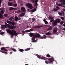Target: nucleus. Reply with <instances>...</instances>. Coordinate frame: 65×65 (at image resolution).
<instances>
[{
    "label": "nucleus",
    "instance_id": "nucleus-8",
    "mask_svg": "<svg viewBox=\"0 0 65 65\" xmlns=\"http://www.w3.org/2000/svg\"><path fill=\"white\" fill-rule=\"evenodd\" d=\"M39 1L38 0H36L35 1V0H33L32 1V2L33 3H34L35 2V6H36L37 5H38V4H37V2Z\"/></svg>",
    "mask_w": 65,
    "mask_h": 65
},
{
    "label": "nucleus",
    "instance_id": "nucleus-54",
    "mask_svg": "<svg viewBox=\"0 0 65 65\" xmlns=\"http://www.w3.org/2000/svg\"><path fill=\"white\" fill-rule=\"evenodd\" d=\"M27 10H28V11H30V9H28Z\"/></svg>",
    "mask_w": 65,
    "mask_h": 65
},
{
    "label": "nucleus",
    "instance_id": "nucleus-60",
    "mask_svg": "<svg viewBox=\"0 0 65 65\" xmlns=\"http://www.w3.org/2000/svg\"><path fill=\"white\" fill-rule=\"evenodd\" d=\"M45 26H46V27H47V25H45Z\"/></svg>",
    "mask_w": 65,
    "mask_h": 65
},
{
    "label": "nucleus",
    "instance_id": "nucleus-11",
    "mask_svg": "<svg viewBox=\"0 0 65 65\" xmlns=\"http://www.w3.org/2000/svg\"><path fill=\"white\" fill-rule=\"evenodd\" d=\"M21 9L22 11L23 12H25V11H26V9H25V8L24 7H22L21 8Z\"/></svg>",
    "mask_w": 65,
    "mask_h": 65
},
{
    "label": "nucleus",
    "instance_id": "nucleus-46",
    "mask_svg": "<svg viewBox=\"0 0 65 65\" xmlns=\"http://www.w3.org/2000/svg\"><path fill=\"white\" fill-rule=\"evenodd\" d=\"M48 23V22H47V21H45V24H47Z\"/></svg>",
    "mask_w": 65,
    "mask_h": 65
},
{
    "label": "nucleus",
    "instance_id": "nucleus-59",
    "mask_svg": "<svg viewBox=\"0 0 65 65\" xmlns=\"http://www.w3.org/2000/svg\"><path fill=\"white\" fill-rule=\"evenodd\" d=\"M63 7H64V8H65V6H63Z\"/></svg>",
    "mask_w": 65,
    "mask_h": 65
},
{
    "label": "nucleus",
    "instance_id": "nucleus-23",
    "mask_svg": "<svg viewBox=\"0 0 65 65\" xmlns=\"http://www.w3.org/2000/svg\"><path fill=\"white\" fill-rule=\"evenodd\" d=\"M0 12H1V13H1L2 14H4V12L3 11V9H2L1 10Z\"/></svg>",
    "mask_w": 65,
    "mask_h": 65
},
{
    "label": "nucleus",
    "instance_id": "nucleus-62",
    "mask_svg": "<svg viewBox=\"0 0 65 65\" xmlns=\"http://www.w3.org/2000/svg\"><path fill=\"white\" fill-rule=\"evenodd\" d=\"M31 0V1H32V2H33V0Z\"/></svg>",
    "mask_w": 65,
    "mask_h": 65
},
{
    "label": "nucleus",
    "instance_id": "nucleus-22",
    "mask_svg": "<svg viewBox=\"0 0 65 65\" xmlns=\"http://www.w3.org/2000/svg\"><path fill=\"white\" fill-rule=\"evenodd\" d=\"M33 35H34V34L30 32L29 33V36L30 37H31L33 36Z\"/></svg>",
    "mask_w": 65,
    "mask_h": 65
},
{
    "label": "nucleus",
    "instance_id": "nucleus-56",
    "mask_svg": "<svg viewBox=\"0 0 65 65\" xmlns=\"http://www.w3.org/2000/svg\"><path fill=\"white\" fill-rule=\"evenodd\" d=\"M63 30H64V31H65V28H63Z\"/></svg>",
    "mask_w": 65,
    "mask_h": 65
},
{
    "label": "nucleus",
    "instance_id": "nucleus-5",
    "mask_svg": "<svg viewBox=\"0 0 65 65\" xmlns=\"http://www.w3.org/2000/svg\"><path fill=\"white\" fill-rule=\"evenodd\" d=\"M35 38H37V36L36 35H33V37L32 38V40L31 41V42H37V40H35Z\"/></svg>",
    "mask_w": 65,
    "mask_h": 65
},
{
    "label": "nucleus",
    "instance_id": "nucleus-57",
    "mask_svg": "<svg viewBox=\"0 0 65 65\" xmlns=\"http://www.w3.org/2000/svg\"><path fill=\"white\" fill-rule=\"evenodd\" d=\"M11 53H12V52H10V54H11Z\"/></svg>",
    "mask_w": 65,
    "mask_h": 65
},
{
    "label": "nucleus",
    "instance_id": "nucleus-63",
    "mask_svg": "<svg viewBox=\"0 0 65 65\" xmlns=\"http://www.w3.org/2000/svg\"><path fill=\"white\" fill-rule=\"evenodd\" d=\"M0 10H1V8H0Z\"/></svg>",
    "mask_w": 65,
    "mask_h": 65
},
{
    "label": "nucleus",
    "instance_id": "nucleus-6",
    "mask_svg": "<svg viewBox=\"0 0 65 65\" xmlns=\"http://www.w3.org/2000/svg\"><path fill=\"white\" fill-rule=\"evenodd\" d=\"M26 5L27 7H29L28 8H29L30 9H32V8H33V7H32V5L30 4H26Z\"/></svg>",
    "mask_w": 65,
    "mask_h": 65
},
{
    "label": "nucleus",
    "instance_id": "nucleus-10",
    "mask_svg": "<svg viewBox=\"0 0 65 65\" xmlns=\"http://www.w3.org/2000/svg\"><path fill=\"white\" fill-rule=\"evenodd\" d=\"M48 28L47 29V31H48L49 30H52L53 29L52 27L51 26H50V25L48 26Z\"/></svg>",
    "mask_w": 65,
    "mask_h": 65
},
{
    "label": "nucleus",
    "instance_id": "nucleus-21",
    "mask_svg": "<svg viewBox=\"0 0 65 65\" xmlns=\"http://www.w3.org/2000/svg\"><path fill=\"white\" fill-rule=\"evenodd\" d=\"M36 11V8H34L33 9L31 10V11L32 12H35V11Z\"/></svg>",
    "mask_w": 65,
    "mask_h": 65
},
{
    "label": "nucleus",
    "instance_id": "nucleus-31",
    "mask_svg": "<svg viewBox=\"0 0 65 65\" xmlns=\"http://www.w3.org/2000/svg\"><path fill=\"white\" fill-rule=\"evenodd\" d=\"M11 24H12V26H14V25H15V23L14 22H11Z\"/></svg>",
    "mask_w": 65,
    "mask_h": 65
},
{
    "label": "nucleus",
    "instance_id": "nucleus-53",
    "mask_svg": "<svg viewBox=\"0 0 65 65\" xmlns=\"http://www.w3.org/2000/svg\"><path fill=\"white\" fill-rule=\"evenodd\" d=\"M63 26L64 27H65V23L63 24Z\"/></svg>",
    "mask_w": 65,
    "mask_h": 65
},
{
    "label": "nucleus",
    "instance_id": "nucleus-42",
    "mask_svg": "<svg viewBox=\"0 0 65 65\" xmlns=\"http://www.w3.org/2000/svg\"><path fill=\"white\" fill-rule=\"evenodd\" d=\"M60 25H63V22H61L60 23Z\"/></svg>",
    "mask_w": 65,
    "mask_h": 65
},
{
    "label": "nucleus",
    "instance_id": "nucleus-33",
    "mask_svg": "<svg viewBox=\"0 0 65 65\" xmlns=\"http://www.w3.org/2000/svg\"><path fill=\"white\" fill-rule=\"evenodd\" d=\"M19 51L20 52H24V50L22 49H19Z\"/></svg>",
    "mask_w": 65,
    "mask_h": 65
},
{
    "label": "nucleus",
    "instance_id": "nucleus-15",
    "mask_svg": "<svg viewBox=\"0 0 65 65\" xmlns=\"http://www.w3.org/2000/svg\"><path fill=\"white\" fill-rule=\"evenodd\" d=\"M60 2H61L63 4V5H65V0H59Z\"/></svg>",
    "mask_w": 65,
    "mask_h": 65
},
{
    "label": "nucleus",
    "instance_id": "nucleus-19",
    "mask_svg": "<svg viewBox=\"0 0 65 65\" xmlns=\"http://www.w3.org/2000/svg\"><path fill=\"white\" fill-rule=\"evenodd\" d=\"M8 4L9 6H12V3H11L9 2L8 3Z\"/></svg>",
    "mask_w": 65,
    "mask_h": 65
},
{
    "label": "nucleus",
    "instance_id": "nucleus-37",
    "mask_svg": "<svg viewBox=\"0 0 65 65\" xmlns=\"http://www.w3.org/2000/svg\"><path fill=\"white\" fill-rule=\"evenodd\" d=\"M46 57H47L48 58H49V57H51L50 55L48 54H47V55H46Z\"/></svg>",
    "mask_w": 65,
    "mask_h": 65
},
{
    "label": "nucleus",
    "instance_id": "nucleus-39",
    "mask_svg": "<svg viewBox=\"0 0 65 65\" xmlns=\"http://www.w3.org/2000/svg\"><path fill=\"white\" fill-rule=\"evenodd\" d=\"M43 27V26L42 25L37 26V28H41V27Z\"/></svg>",
    "mask_w": 65,
    "mask_h": 65
},
{
    "label": "nucleus",
    "instance_id": "nucleus-50",
    "mask_svg": "<svg viewBox=\"0 0 65 65\" xmlns=\"http://www.w3.org/2000/svg\"><path fill=\"white\" fill-rule=\"evenodd\" d=\"M25 32H25V31H22V33H24V34H25Z\"/></svg>",
    "mask_w": 65,
    "mask_h": 65
},
{
    "label": "nucleus",
    "instance_id": "nucleus-7",
    "mask_svg": "<svg viewBox=\"0 0 65 65\" xmlns=\"http://www.w3.org/2000/svg\"><path fill=\"white\" fill-rule=\"evenodd\" d=\"M13 30L14 31H15V30H10V29H8L6 30V31L8 33H9V34H11V33H12L13 32H12V31Z\"/></svg>",
    "mask_w": 65,
    "mask_h": 65
},
{
    "label": "nucleus",
    "instance_id": "nucleus-64",
    "mask_svg": "<svg viewBox=\"0 0 65 65\" xmlns=\"http://www.w3.org/2000/svg\"><path fill=\"white\" fill-rule=\"evenodd\" d=\"M54 1H56V0H54Z\"/></svg>",
    "mask_w": 65,
    "mask_h": 65
},
{
    "label": "nucleus",
    "instance_id": "nucleus-16",
    "mask_svg": "<svg viewBox=\"0 0 65 65\" xmlns=\"http://www.w3.org/2000/svg\"><path fill=\"white\" fill-rule=\"evenodd\" d=\"M55 21H56V22H57V23H60V22H61V20L59 19H56Z\"/></svg>",
    "mask_w": 65,
    "mask_h": 65
},
{
    "label": "nucleus",
    "instance_id": "nucleus-30",
    "mask_svg": "<svg viewBox=\"0 0 65 65\" xmlns=\"http://www.w3.org/2000/svg\"><path fill=\"white\" fill-rule=\"evenodd\" d=\"M32 22H36V19L35 18H32Z\"/></svg>",
    "mask_w": 65,
    "mask_h": 65
},
{
    "label": "nucleus",
    "instance_id": "nucleus-9",
    "mask_svg": "<svg viewBox=\"0 0 65 65\" xmlns=\"http://www.w3.org/2000/svg\"><path fill=\"white\" fill-rule=\"evenodd\" d=\"M54 30H53V33H56L57 32V30H58V28L56 27H55L54 28Z\"/></svg>",
    "mask_w": 65,
    "mask_h": 65
},
{
    "label": "nucleus",
    "instance_id": "nucleus-34",
    "mask_svg": "<svg viewBox=\"0 0 65 65\" xmlns=\"http://www.w3.org/2000/svg\"><path fill=\"white\" fill-rule=\"evenodd\" d=\"M7 22L8 24H11V21H8V20L7 21Z\"/></svg>",
    "mask_w": 65,
    "mask_h": 65
},
{
    "label": "nucleus",
    "instance_id": "nucleus-41",
    "mask_svg": "<svg viewBox=\"0 0 65 65\" xmlns=\"http://www.w3.org/2000/svg\"><path fill=\"white\" fill-rule=\"evenodd\" d=\"M8 15V14H4V16L5 17H7Z\"/></svg>",
    "mask_w": 65,
    "mask_h": 65
},
{
    "label": "nucleus",
    "instance_id": "nucleus-24",
    "mask_svg": "<svg viewBox=\"0 0 65 65\" xmlns=\"http://www.w3.org/2000/svg\"><path fill=\"white\" fill-rule=\"evenodd\" d=\"M13 17H10L9 18V20L11 21H12V20H13Z\"/></svg>",
    "mask_w": 65,
    "mask_h": 65
},
{
    "label": "nucleus",
    "instance_id": "nucleus-14",
    "mask_svg": "<svg viewBox=\"0 0 65 65\" xmlns=\"http://www.w3.org/2000/svg\"><path fill=\"white\" fill-rule=\"evenodd\" d=\"M58 14L59 15H61V16H62V15H64V14H65V13H64V12L63 11H62V13H59Z\"/></svg>",
    "mask_w": 65,
    "mask_h": 65
},
{
    "label": "nucleus",
    "instance_id": "nucleus-2",
    "mask_svg": "<svg viewBox=\"0 0 65 65\" xmlns=\"http://www.w3.org/2000/svg\"><path fill=\"white\" fill-rule=\"evenodd\" d=\"M5 25H1V28L3 30L5 29V28H7L8 27L10 29H13V26L10 25L8 24H7L6 22L5 23Z\"/></svg>",
    "mask_w": 65,
    "mask_h": 65
},
{
    "label": "nucleus",
    "instance_id": "nucleus-32",
    "mask_svg": "<svg viewBox=\"0 0 65 65\" xmlns=\"http://www.w3.org/2000/svg\"><path fill=\"white\" fill-rule=\"evenodd\" d=\"M62 4H63V3H61L58 4L57 3H56V5H57V6H61V5H62Z\"/></svg>",
    "mask_w": 65,
    "mask_h": 65
},
{
    "label": "nucleus",
    "instance_id": "nucleus-4",
    "mask_svg": "<svg viewBox=\"0 0 65 65\" xmlns=\"http://www.w3.org/2000/svg\"><path fill=\"white\" fill-rule=\"evenodd\" d=\"M37 37H38V38H39L40 39H45V38H46V35H43L44 37H41V36H40V35L39 34H37Z\"/></svg>",
    "mask_w": 65,
    "mask_h": 65
},
{
    "label": "nucleus",
    "instance_id": "nucleus-49",
    "mask_svg": "<svg viewBox=\"0 0 65 65\" xmlns=\"http://www.w3.org/2000/svg\"><path fill=\"white\" fill-rule=\"evenodd\" d=\"M56 7L57 9H59V6H57Z\"/></svg>",
    "mask_w": 65,
    "mask_h": 65
},
{
    "label": "nucleus",
    "instance_id": "nucleus-28",
    "mask_svg": "<svg viewBox=\"0 0 65 65\" xmlns=\"http://www.w3.org/2000/svg\"><path fill=\"white\" fill-rule=\"evenodd\" d=\"M3 18V14L0 13V19H2Z\"/></svg>",
    "mask_w": 65,
    "mask_h": 65
},
{
    "label": "nucleus",
    "instance_id": "nucleus-25",
    "mask_svg": "<svg viewBox=\"0 0 65 65\" xmlns=\"http://www.w3.org/2000/svg\"><path fill=\"white\" fill-rule=\"evenodd\" d=\"M0 52H1V53H4V54H6V55H7V52H3V51H2L1 50L0 51Z\"/></svg>",
    "mask_w": 65,
    "mask_h": 65
},
{
    "label": "nucleus",
    "instance_id": "nucleus-26",
    "mask_svg": "<svg viewBox=\"0 0 65 65\" xmlns=\"http://www.w3.org/2000/svg\"><path fill=\"white\" fill-rule=\"evenodd\" d=\"M15 21H18V17L16 16L15 17Z\"/></svg>",
    "mask_w": 65,
    "mask_h": 65
},
{
    "label": "nucleus",
    "instance_id": "nucleus-40",
    "mask_svg": "<svg viewBox=\"0 0 65 65\" xmlns=\"http://www.w3.org/2000/svg\"><path fill=\"white\" fill-rule=\"evenodd\" d=\"M58 9H55L54 10V11L55 12V11H58Z\"/></svg>",
    "mask_w": 65,
    "mask_h": 65
},
{
    "label": "nucleus",
    "instance_id": "nucleus-38",
    "mask_svg": "<svg viewBox=\"0 0 65 65\" xmlns=\"http://www.w3.org/2000/svg\"><path fill=\"white\" fill-rule=\"evenodd\" d=\"M30 50V48H28L25 50V51H29Z\"/></svg>",
    "mask_w": 65,
    "mask_h": 65
},
{
    "label": "nucleus",
    "instance_id": "nucleus-36",
    "mask_svg": "<svg viewBox=\"0 0 65 65\" xmlns=\"http://www.w3.org/2000/svg\"><path fill=\"white\" fill-rule=\"evenodd\" d=\"M11 50H12V51H13L14 52H15L17 51L16 50H15V49H14V48H12L11 49Z\"/></svg>",
    "mask_w": 65,
    "mask_h": 65
},
{
    "label": "nucleus",
    "instance_id": "nucleus-1",
    "mask_svg": "<svg viewBox=\"0 0 65 65\" xmlns=\"http://www.w3.org/2000/svg\"><path fill=\"white\" fill-rule=\"evenodd\" d=\"M36 55L37 56L38 58L39 59H41L43 60H46L45 61V62L46 64H48V63L51 64V63H52L54 61V59L53 58V57H52V58H47L43 56H41V55L39 56L38 55L36 54Z\"/></svg>",
    "mask_w": 65,
    "mask_h": 65
},
{
    "label": "nucleus",
    "instance_id": "nucleus-51",
    "mask_svg": "<svg viewBox=\"0 0 65 65\" xmlns=\"http://www.w3.org/2000/svg\"><path fill=\"white\" fill-rule=\"evenodd\" d=\"M21 20V18H18V20Z\"/></svg>",
    "mask_w": 65,
    "mask_h": 65
},
{
    "label": "nucleus",
    "instance_id": "nucleus-58",
    "mask_svg": "<svg viewBox=\"0 0 65 65\" xmlns=\"http://www.w3.org/2000/svg\"><path fill=\"white\" fill-rule=\"evenodd\" d=\"M14 2H16V1H15V0H14Z\"/></svg>",
    "mask_w": 65,
    "mask_h": 65
},
{
    "label": "nucleus",
    "instance_id": "nucleus-27",
    "mask_svg": "<svg viewBox=\"0 0 65 65\" xmlns=\"http://www.w3.org/2000/svg\"><path fill=\"white\" fill-rule=\"evenodd\" d=\"M15 8L12 7H11L9 9V10H15Z\"/></svg>",
    "mask_w": 65,
    "mask_h": 65
},
{
    "label": "nucleus",
    "instance_id": "nucleus-13",
    "mask_svg": "<svg viewBox=\"0 0 65 65\" xmlns=\"http://www.w3.org/2000/svg\"><path fill=\"white\" fill-rule=\"evenodd\" d=\"M49 20H50V22L51 23H52L54 21V18L53 17H49Z\"/></svg>",
    "mask_w": 65,
    "mask_h": 65
},
{
    "label": "nucleus",
    "instance_id": "nucleus-47",
    "mask_svg": "<svg viewBox=\"0 0 65 65\" xmlns=\"http://www.w3.org/2000/svg\"><path fill=\"white\" fill-rule=\"evenodd\" d=\"M43 20V22H45L46 21V19H44Z\"/></svg>",
    "mask_w": 65,
    "mask_h": 65
},
{
    "label": "nucleus",
    "instance_id": "nucleus-20",
    "mask_svg": "<svg viewBox=\"0 0 65 65\" xmlns=\"http://www.w3.org/2000/svg\"><path fill=\"white\" fill-rule=\"evenodd\" d=\"M1 49V50H3L4 51H6V52H7V51H8L6 50V49L4 47H2Z\"/></svg>",
    "mask_w": 65,
    "mask_h": 65
},
{
    "label": "nucleus",
    "instance_id": "nucleus-45",
    "mask_svg": "<svg viewBox=\"0 0 65 65\" xmlns=\"http://www.w3.org/2000/svg\"><path fill=\"white\" fill-rule=\"evenodd\" d=\"M1 2H2V1L1 0H0V7L1 6Z\"/></svg>",
    "mask_w": 65,
    "mask_h": 65
},
{
    "label": "nucleus",
    "instance_id": "nucleus-48",
    "mask_svg": "<svg viewBox=\"0 0 65 65\" xmlns=\"http://www.w3.org/2000/svg\"><path fill=\"white\" fill-rule=\"evenodd\" d=\"M64 19V17H61V20H63Z\"/></svg>",
    "mask_w": 65,
    "mask_h": 65
},
{
    "label": "nucleus",
    "instance_id": "nucleus-17",
    "mask_svg": "<svg viewBox=\"0 0 65 65\" xmlns=\"http://www.w3.org/2000/svg\"><path fill=\"white\" fill-rule=\"evenodd\" d=\"M33 31V29H30L29 30H27L25 31V32H29Z\"/></svg>",
    "mask_w": 65,
    "mask_h": 65
},
{
    "label": "nucleus",
    "instance_id": "nucleus-29",
    "mask_svg": "<svg viewBox=\"0 0 65 65\" xmlns=\"http://www.w3.org/2000/svg\"><path fill=\"white\" fill-rule=\"evenodd\" d=\"M13 5L14 7H16L17 6H18V5L17 4H13Z\"/></svg>",
    "mask_w": 65,
    "mask_h": 65
},
{
    "label": "nucleus",
    "instance_id": "nucleus-3",
    "mask_svg": "<svg viewBox=\"0 0 65 65\" xmlns=\"http://www.w3.org/2000/svg\"><path fill=\"white\" fill-rule=\"evenodd\" d=\"M12 32H13L10 34L11 35V38H12L14 35L17 36L18 35V33L16 32V31L13 30L12 31Z\"/></svg>",
    "mask_w": 65,
    "mask_h": 65
},
{
    "label": "nucleus",
    "instance_id": "nucleus-18",
    "mask_svg": "<svg viewBox=\"0 0 65 65\" xmlns=\"http://www.w3.org/2000/svg\"><path fill=\"white\" fill-rule=\"evenodd\" d=\"M25 14L24 13H21V14L20 15V17H24L25 16Z\"/></svg>",
    "mask_w": 65,
    "mask_h": 65
},
{
    "label": "nucleus",
    "instance_id": "nucleus-12",
    "mask_svg": "<svg viewBox=\"0 0 65 65\" xmlns=\"http://www.w3.org/2000/svg\"><path fill=\"white\" fill-rule=\"evenodd\" d=\"M52 24L54 26H56L57 25V23L55 21H54L52 23Z\"/></svg>",
    "mask_w": 65,
    "mask_h": 65
},
{
    "label": "nucleus",
    "instance_id": "nucleus-61",
    "mask_svg": "<svg viewBox=\"0 0 65 65\" xmlns=\"http://www.w3.org/2000/svg\"><path fill=\"white\" fill-rule=\"evenodd\" d=\"M13 0H9V1H12Z\"/></svg>",
    "mask_w": 65,
    "mask_h": 65
},
{
    "label": "nucleus",
    "instance_id": "nucleus-52",
    "mask_svg": "<svg viewBox=\"0 0 65 65\" xmlns=\"http://www.w3.org/2000/svg\"><path fill=\"white\" fill-rule=\"evenodd\" d=\"M18 12H21V10H18Z\"/></svg>",
    "mask_w": 65,
    "mask_h": 65
},
{
    "label": "nucleus",
    "instance_id": "nucleus-35",
    "mask_svg": "<svg viewBox=\"0 0 65 65\" xmlns=\"http://www.w3.org/2000/svg\"><path fill=\"white\" fill-rule=\"evenodd\" d=\"M51 34V33H50V32H48L46 34V35H50V34Z\"/></svg>",
    "mask_w": 65,
    "mask_h": 65
},
{
    "label": "nucleus",
    "instance_id": "nucleus-43",
    "mask_svg": "<svg viewBox=\"0 0 65 65\" xmlns=\"http://www.w3.org/2000/svg\"><path fill=\"white\" fill-rule=\"evenodd\" d=\"M16 27H17V26H16V25L14 26H13V29H14Z\"/></svg>",
    "mask_w": 65,
    "mask_h": 65
},
{
    "label": "nucleus",
    "instance_id": "nucleus-44",
    "mask_svg": "<svg viewBox=\"0 0 65 65\" xmlns=\"http://www.w3.org/2000/svg\"><path fill=\"white\" fill-rule=\"evenodd\" d=\"M4 34V32H1L0 33L1 35H3V34Z\"/></svg>",
    "mask_w": 65,
    "mask_h": 65
},
{
    "label": "nucleus",
    "instance_id": "nucleus-55",
    "mask_svg": "<svg viewBox=\"0 0 65 65\" xmlns=\"http://www.w3.org/2000/svg\"><path fill=\"white\" fill-rule=\"evenodd\" d=\"M63 10L64 11H65V9H63Z\"/></svg>",
    "mask_w": 65,
    "mask_h": 65
}]
</instances>
